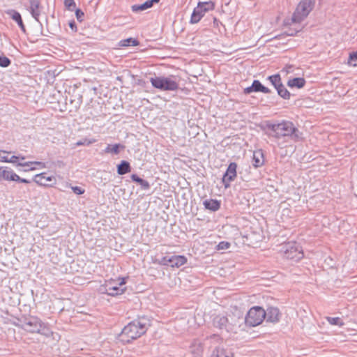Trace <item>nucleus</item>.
<instances>
[{"instance_id": "1", "label": "nucleus", "mask_w": 357, "mask_h": 357, "mask_svg": "<svg viewBox=\"0 0 357 357\" xmlns=\"http://www.w3.org/2000/svg\"><path fill=\"white\" fill-rule=\"evenodd\" d=\"M265 128L268 136L278 139L289 137L294 142H298L303 139V133L291 121H282L278 123L266 122Z\"/></svg>"}, {"instance_id": "2", "label": "nucleus", "mask_w": 357, "mask_h": 357, "mask_svg": "<svg viewBox=\"0 0 357 357\" xmlns=\"http://www.w3.org/2000/svg\"><path fill=\"white\" fill-rule=\"evenodd\" d=\"M150 326L151 320L148 317H138L124 326L118 335V340L123 344L130 343L144 335Z\"/></svg>"}, {"instance_id": "3", "label": "nucleus", "mask_w": 357, "mask_h": 357, "mask_svg": "<svg viewBox=\"0 0 357 357\" xmlns=\"http://www.w3.org/2000/svg\"><path fill=\"white\" fill-rule=\"evenodd\" d=\"M152 86L160 91H176L179 89V78L173 75L150 77Z\"/></svg>"}, {"instance_id": "4", "label": "nucleus", "mask_w": 357, "mask_h": 357, "mask_svg": "<svg viewBox=\"0 0 357 357\" xmlns=\"http://www.w3.org/2000/svg\"><path fill=\"white\" fill-rule=\"evenodd\" d=\"M21 327L23 330L29 333H36L48 336L49 331L46 325L37 317H29L21 321Z\"/></svg>"}, {"instance_id": "5", "label": "nucleus", "mask_w": 357, "mask_h": 357, "mask_svg": "<svg viewBox=\"0 0 357 357\" xmlns=\"http://www.w3.org/2000/svg\"><path fill=\"white\" fill-rule=\"evenodd\" d=\"M280 252L284 258L291 259L296 262L298 261L304 257L301 246L299 243L294 241L282 244Z\"/></svg>"}, {"instance_id": "6", "label": "nucleus", "mask_w": 357, "mask_h": 357, "mask_svg": "<svg viewBox=\"0 0 357 357\" xmlns=\"http://www.w3.org/2000/svg\"><path fill=\"white\" fill-rule=\"evenodd\" d=\"M126 283V278H119L117 280H111L107 281L104 285L101 286L100 290L102 293H106L112 296L121 295L126 289V287H124Z\"/></svg>"}, {"instance_id": "7", "label": "nucleus", "mask_w": 357, "mask_h": 357, "mask_svg": "<svg viewBox=\"0 0 357 357\" xmlns=\"http://www.w3.org/2000/svg\"><path fill=\"white\" fill-rule=\"evenodd\" d=\"M266 318L265 310L261 306H253L243 319L245 324L250 327L259 326Z\"/></svg>"}, {"instance_id": "8", "label": "nucleus", "mask_w": 357, "mask_h": 357, "mask_svg": "<svg viewBox=\"0 0 357 357\" xmlns=\"http://www.w3.org/2000/svg\"><path fill=\"white\" fill-rule=\"evenodd\" d=\"M315 0H301L292 16L294 22H301L312 10Z\"/></svg>"}, {"instance_id": "9", "label": "nucleus", "mask_w": 357, "mask_h": 357, "mask_svg": "<svg viewBox=\"0 0 357 357\" xmlns=\"http://www.w3.org/2000/svg\"><path fill=\"white\" fill-rule=\"evenodd\" d=\"M213 324L214 327L220 330H225L229 332L233 329V326L236 324L232 321V317H231L230 321L227 317L218 314L213 318Z\"/></svg>"}, {"instance_id": "10", "label": "nucleus", "mask_w": 357, "mask_h": 357, "mask_svg": "<svg viewBox=\"0 0 357 357\" xmlns=\"http://www.w3.org/2000/svg\"><path fill=\"white\" fill-rule=\"evenodd\" d=\"M237 164L234 162H230L222 178V183L225 188L230 187L231 182L234 181L237 176Z\"/></svg>"}, {"instance_id": "11", "label": "nucleus", "mask_w": 357, "mask_h": 357, "mask_svg": "<svg viewBox=\"0 0 357 357\" xmlns=\"http://www.w3.org/2000/svg\"><path fill=\"white\" fill-rule=\"evenodd\" d=\"M245 94H250L251 93H271L272 91L270 89L265 86L258 79H254L251 86L244 89Z\"/></svg>"}, {"instance_id": "12", "label": "nucleus", "mask_w": 357, "mask_h": 357, "mask_svg": "<svg viewBox=\"0 0 357 357\" xmlns=\"http://www.w3.org/2000/svg\"><path fill=\"white\" fill-rule=\"evenodd\" d=\"M33 181L39 185L52 186L56 183V178L53 176H47L45 172H42L34 176Z\"/></svg>"}, {"instance_id": "13", "label": "nucleus", "mask_w": 357, "mask_h": 357, "mask_svg": "<svg viewBox=\"0 0 357 357\" xmlns=\"http://www.w3.org/2000/svg\"><path fill=\"white\" fill-rule=\"evenodd\" d=\"M265 313L266 318L264 320H266V322L275 324L280 321L281 314L278 307L268 306L267 309L265 310Z\"/></svg>"}, {"instance_id": "14", "label": "nucleus", "mask_w": 357, "mask_h": 357, "mask_svg": "<svg viewBox=\"0 0 357 357\" xmlns=\"http://www.w3.org/2000/svg\"><path fill=\"white\" fill-rule=\"evenodd\" d=\"M29 12L31 16L34 18L36 21L41 23L39 21V16L41 13V6L40 0H29Z\"/></svg>"}, {"instance_id": "15", "label": "nucleus", "mask_w": 357, "mask_h": 357, "mask_svg": "<svg viewBox=\"0 0 357 357\" xmlns=\"http://www.w3.org/2000/svg\"><path fill=\"white\" fill-rule=\"evenodd\" d=\"M160 0H147L142 4H135L131 9L134 13H139L151 8L154 3H159Z\"/></svg>"}, {"instance_id": "16", "label": "nucleus", "mask_w": 357, "mask_h": 357, "mask_svg": "<svg viewBox=\"0 0 357 357\" xmlns=\"http://www.w3.org/2000/svg\"><path fill=\"white\" fill-rule=\"evenodd\" d=\"M252 164L255 168H259L264 165V158L262 150L259 149L253 152Z\"/></svg>"}, {"instance_id": "17", "label": "nucleus", "mask_w": 357, "mask_h": 357, "mask_svg": "<svg viewBox=\"0 0 357 357\" xmlns=\"http://www.w3.org/2000/svg\"><path fill=\"white\" fill-rule=\"evenodd\" d=\"M172 267L178 268L187 262V259L183 255H173L168 258Z\"/></svg>"}, {"instance_id": "18", "label": "nucleus", "mask_w": 357, "mask_h": 357, "mask_svg": "<svg viewBox=\"0 0 357 357\" xmlns=\"http://www.w3.org/2000/svg\"><path fill=\"white\" fill-rule=\"evenodd\" d=\"M266 79L273 86L277 93H278L279 89H281L284 85L281 76L278 73L268 76Z\"/></svg>"}, {"instance_id": "19", "label": "nucleus", "mask_w": 357, "mask_h": 357, "mask_svg": "<svg viewBox=\"0 0 357 357\" xmlns=\"http://www.w3.org/2000/svg\"><path fill=\"white\" fill-rule=\"evenodd\" d=\"M306 81L303 77H294L289 79L287 83V86L291 89H302L305 86Z\"/></svg>"}, {"instance_id": "20", "label": "nucleus", "mask_w": 357, "mask_h": 357, "mask_svg": "<svg viewBox=\"0 0 357 357\" xmlns=\"http://www.w3.org/2000/svg\"><path fill=\"white\" fill-rule=\"evenodd\" d=\"M16 174L8 167H0V177L6 181H14Z\"/></svg>"}, {"instance_id": "21", "label": "nucleus", "mask_w": 357, "mask_h": 357, "mask_svg": "<svg viewBox=\"0 0 357 357\" xmlns=\"http://www.w3.org/2000/svg\"><path fill=\"white\" fill-rule=\"evenodd\" d=\"M203 204L206 209L211 211H217L220 208V201L214 199H206L204 201Z\"/></svg>"}, {"instance_id": "22", "label": "nucleus", "mask_w": 357, "mask_h": 357, "mask_svg": "<svg viewBox=\"0 0 357 357\" xmlns=\"http://www.w3.org/2000/svg\"><path fill=\"white\" fill-rule=\"evenodd\" d=\"M205 13L201 9L200 6H197L192 11L191 15L190 23V24H197L198 23L201 19L204 17Z\"/></svg>"}, {"instance_id": "23", "label": "nucleus", "mask_w": 357, "mask_h": 357, "mask_svg": "<svg viewBox=\"0 0 357 357\" xmlns=\"http://www.w3.org/2000/svg\"><path fill=\"white\" fill-rule=\"evenodd\" d=\"M117 174L119 175H124L131 172V166L128 161L121 160L116 166Z\"/></svg>"}, {"instance_id": "24", "label": "nucleus", "mask_w": 357, "mask_h": 357, "mask_svg": "<svg viewBox=\"0 0 357 357\" xmlns=\"http://www.w3.org/2000/svg\"><path fill=\"white\" fill-rule=\"evenodd\" d=\"M125 149V146L121 144H108L105 149L107 153L118 155L121 150Z\"/></svg>"}, {"instance_id": "25", "label": "nucleus", "mask_w": 357, "mask_h": 357, "mask_svg": "<svg viewBox=\"0 0 357 357\" xmlns=\"http://www.w3.org/2000/svg\"><path fill=\"white\" fill-rule=\"evenodd\" d=\"M130 178L133 182H135L140 185L142 190H147L150 188L151 185L146 180L140 178L137 174H132L130 176Z\"/></svg>"}, {"instance_id": "26", "label": "nucleus", "mask_w": 357, "mask_h": 357, "mask_svg": "<svg viewBox=\"0 0 357 357\" xmlns=\"http://www.w3.org/2000/svg\"><path fill=\"white\" fill-rule=\"evenodd\" d=\"M6 14L8 15L13 21H15L17 25H20L22 23H23V20L22 18L21 14L14 10V9H8L5 11Z\"/></svg>"}, {"instance_id": "27", "label": "nucleus", "mask_w": 357, "mask_h": 357, "mask_svg": "<svg viewBox=\"0 0 357 357\" xmlns=\"http://www.w3.org/2000/svg\"><path fill=\"white\" fill-rule=\"evenodd\" d=\"M231 352L226 351L223 348L216 347L211 352L209 357H231Z\"/></svg>"}, {"instance_id": "28", "label": "nucleus", "mask_w": 357, "mask_h": 357, "mask_svg": "<svg viewBox=\"0 0 357 357\" xmlns=\"http://www.w3.org/2000/svg\"><path fill=\"white\" fill-rule=\"evenodd\" d=\"M118 45L119 47H130V46L135 47V46H137L139 45V41L136 38L130 37V38H128L126 39L120 40L119 42Z\"/></svg>"}, {"instance_id": "29", "label": "nucleus", "mask_w": 357, "mask_h": 357, "mask_svg": "<svg viewBox=\"0 0 357 357\" xmlns=\"http://www.w3.org/2000/svg\"><path fill=\"white\" fill-rule=\"evenodd\" d=\"M190 351L194 357H199L202 356L203 352V348L199 342H194L190 347Z\"/></svg>"}, {"instance_id": "30", "label": "nucleus", "mask_w": 357, "mask_h": 357, "mask_svg": "<svg viewBox=\"0 0 357 357\" xmlns=\"http://www.w3.org/2000/svg\"><path fill=\"white\" fill-rule=\"evenodd\" d=\"M198 6H200L201 9L204 13H207L210 10H213L215 8V3L211 1H199L197 4Z\"/></svg>"}, {"instance_id": "31", "label": "nucleus", "mask_w": 357, "mask_h": 357, "mask_svg": "<svg viewBox=\"0 0 357 357\" xmlns=\"http://www.w3.org/2000/svg\"><path fill=\"white\" fill-rule=\"evenodd\" d=\"M278 95L284 100H289L291 98V93L286 89L284 85H283L281 89H279Z\"/></svg>"}, {"instance_id": "32", "label": "nucleus", "mask_w": 357, "mask_h": 357, "mask_svg": "<svg viewBox=\"0 0 357 357\" xmlns=\"http://www.w3.org/2000/svg\"><path fill=\"white\" fill-rule=\"evenodd\" d=\"M326 319L330 324L333 325V326H342L344 325V323L342 322V321L341 320V319L340 317H327Z\"/></svg>"}, {"instance_id": "33", "label": "nucleus", "mask_w": 357, "mask_h": 357, "mask_svg": "<svg viewBox=\"0 0 357 357\" xmlns=\"http://www.w3.org/2000/svg\"><path fill=\"white\" fill-rule=\"evenodd\" d=\"M348 64L354 67L357 66V51L349 54Z\"/></svg>"}, {"instance_id": "34", "label": "nucleus", "mask_w": 357, "mask_h": 357, "mask_svg": "<svg viewBox=\"0 0 357 357\" xmlns=\"http://www.w3.org/2000/svg\"><path fill=\"white\" fill-rule=\"evenodd\" d=\"M11 64V60L7 56L0 54V67L7 68Z\"/></svg>"}, {"instance_id": "35", "label": "nucleus", "mask_w": 357, "mask_h": 357, "mask_svg": "<svg viewBox=\"0 0 357 357\" xmlns=\"http://www.w3.org/2000/svg\"><path fill=\"white\" fill-rule=\"evenodd\" d=\"M64 5L70 11H73L76 7V4L74 0H64Z\"/></svg>"}, {"instance_id": "36", "label": "nucleus", "mask_w": 357, "mask_h": 357, "mask_svg": "<svg viewBox=\"0 0 357 357\" xmlns=\"http://www.w3.org/2000/svg\"><path fill=\"white\" fill-rule=\"evenodd\" d=\"M230 247V243L227 241H221L217 245L218 250H227Z\"/></svg>"}, {"instance_id": "37", "label": "nucleus", "mask_w": 357, "mask_h": 357, "mask_svg": "<svg viewBox=\"0 0 357 357\" xmlns=\"http://www.w3.org/2000/svg\"><path fill=\"white\" fill-rule=\"evenodd\" d=\"M71 189L75 194L78 195H82L85 192L84 189L79 186H71Z\"/></svg>"}, {"instance_id": "38", "label": "nucleus", "mask_w": 357, "mask_h": 357, "mask_svg": "<svg viewBox=\"0 0 357 357\" xmlns=\"http://www.w3.org/2000/svg\"><path fill=\"white\" fill-rule=\"evenodd\" d=\"M74 10H75V16L77 20L79 22H82L83 20V17L84 15L83 11L79 8L75 9Z\"/></svg>"}, {"instance_id": "39", "label": "nucleus", "mask_w": 357, "mask_h": 357, "mask_svg": "<svg viewBox=\"0 0 357 357\" xmlns=\"http://www.w3.org/2000/svg\"><path fill=\"white\" fill-rule=\"evenodd\" d=\"M296 32L297 31L289 30L287 33H285L284 34H282V35H279V36H275V38L280 39L282 38H284L286 36H294L296 34Z\"/></svg>"}, {"instance_id": "40", "label": "nucleus", "mask_w": 357, "mask_h": 357, "mask_svg": "<svg viewBox=\"0 0 357 357\" xmlns=\"http://www.w3.org/2000/svg\"><path fill=\"white\" fill-rule=\"evenodd\" d=\"M13 181L23 183H29L31 181L26 178H20L17 174L15 175V177L14 178Z\"/></svg>"}, {"instance_id": "41", "label": "nucleus", "mask_w": 357, "mask_h": 357, "mask_svg": "<svg viewBox=\"0 0 357 357\" xmlns=\"http://www.w3.org/2000/svg\"><path fill=\"white\" fill-rule=\"evenodd\" d=\"M34 165V161H28L25 162H19L17 163V166L20 167H31V165Z\"/></svg>"}, {"instance_id": "42", "label": "nucleus", "mask_w": 357, "mask_h": 357, "mask_svg": "<svg viewBox=\"0 0 357 357\" xmlns=\"http://www.w3.org/2000/svg\"><path fill=\"white\" fill-rule=\"evenodd\" d=\"M168 257H163L160 261L159 262L160 264L164 265V266H170V261L168 260Z\"/></svg>"}, {"instance_id": "43", "label": "nucleus", "mask_w": 357, "mask_h": 357, "mask_svg": "<svg viewBox=\"0 0 357 357\" xmlns=\"http://www.w3.org/2000/svg\"><path fill=\"white\" fill-rule=\"evenodd\" d=\"M20 158V155H13L10 158L8 159V162L16 164L18 163L17 160Z\"/></svg>"}, {"instance_id": "44", "label": "nucleus", "mask_w": 357, "mask_h": 357, "mask_svg": "<svg viewBox=\"0 0 357 357\" xmlns=\"http://www.w3.org/2000/svg\"><path fill=\"white\" fill-rule=\"evenodd\" d=\"M69 27L71 29V30L74 32L77 31V26L75 21H71L68 24Z\"/></svg>"}, {"instance_id": "45", "label": "nucleus", "mask_w": 357, "mask_h": 357, "mask_svg": "<svg viewBox=\"0 0 357 357\" xmlns=\"http://www.w3.org/2000/svg\"><path fill=\"white\" fill-rule=\"evenodd\" d=\"M34 165H39L41 168L47 167L46 164L45 162L40 161H34Z\"/></svg>"}, {"instance_id": "46", "label": "nucleus", "mask_w": 357, "mask_h": 357, "mask_svg": "<svg viewBox=\"0 0 357 357\" xmlns=\"http://www.w3.org/2000/svg\"><path fill=\"white\" fill-rule=\"evenodd\" d=\"M19 27L20 28L21 31L23 32V33H26V28H25V26L24 24V22L22 23L20 25H19Z\"/></svg>"}, {"instance_id": "47", "label": "nucleus", "mask_w": 357, "mask_h": 357, "mask_svg": "<svg viewBox=\"0 0 357 357\" xmlns=\"http://www.w3.org/2000/svg\"><path fill=\"white\" fill-rule=\"evenodd\" d=\"M211 339H214L215 340H220V337L218 335H213L211 336Z\"/></svg>"}, {"instance_id": "48", "label": "nucleus", "mask_w": 357, "mask_h": 357, "mask_svg": "<svg viewBox=\"0 0 357 357\" xmlns=\"http://www.w3.org/2000/svg\"><path fill=\"white\" fill-rule=\"evenodd\" d=\"M291 68V66H287L284 68V70L286 71L287 73L290 72V68Z\"/></svg>"}, {"instance_id": "49", "label": "nucleus", "mask_w": 357, "mask_h": 357, "mask_svg": "<svg viewBox=\"0 0 357 357\" xmlns=\"http://www.w3.org/2000/svg\"><path fill=\"white\" fill-rule=\"evenodd\" d=\"M36 169V167H30L29 169H25L24 171L26 172V171H33Z\"/></svg>"}, {"instance_id": "50", "label": "nucleus", "mask_w": 357, "mask_h": 357, "mask_svg": "<svg viewBox=\"0 0 357 357\" xmlns=\"http://www.w3.org/2000/svg\"><path fill=\"white\" fill-rule=\"evenodd\" d=\"M20 155V158H19V160H24V159H25V156L21 155Z\"/></svg>"}, {"instance_id": "51", "label": "nucleus", "mask_w": 357, "mask_h": 357, "mask_svg": "<svg viewBox=\"0 0 357 357\" xmlns=\"http://www.w3.org/2000/svg\"><path fill=\"white\" fill-rule=\"evenodd\" d=\"M83 144H84V143L82 142L81 141H79L77 142V145H78V146L83 145Z\"/></svg>"}, {"instance_id": "52", "label": "nucleus", "mask_w": 357, "mask_h": 357, "mask_svg": "<svg viewBox=\"0 0 357 357\" xmlns=\"http://www.w3.org/2000/svg\"><path fill=\"white\" fill-rule=\"evenodd\" d=\"M218 22V20L216 18H214V23H217Z\"/></svg>"}]
</instances>
